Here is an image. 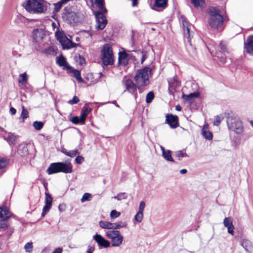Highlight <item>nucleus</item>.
Masks as SVG:
<instances>
[{
	"label": "nucleus",
	"mask_w": 253,
	"mask_h": 253,
	"mask_svg": "<svg viewBox=\"0 0 253 253\" xmlns=\"http://www.w3.org/2000/svg\"><path fill=\"white\" fill-rule=\"evenodd\" d=\"M47 3L43 0H27L23 3L25 9L31 13L40 14L44 13L47 10Z\"/></svg>",
	"instance_id": "f257e3e1"
},
{
	"label": "nucleus",
	"mask_w": 253,
	"mask_h": 253,
	"mask_svg": "<svg viewBox=\"0 0 253 253\" xmlns=\"http://www.w3.org/2000/svg\"><path fill=\"white\" fill-rule=\"evenodd\" d=\"M151 74V70L148 67H145L139 70L134 77V80L138 89L140 93L141 92V88L149 84V77Z\"/></svg>",
	"instance_id": "f03ea898"
},
{
	"label": "nucleus",
	"mask_w": 253,
	"mask_h": 253,
	"mask_svg": "<svg viewBox=\"0 0 253 253\" xmlns=\"http://www.w3.org/2000/svg\"><path fill=\"white\" fill-rule=\"evenodd\" d=\"M223 22V17L218 9L213 7L208 9V22L211 28H220L222 25Z\"/></svg>",
	"instance_id": "7ed1b4c3"
},
{
	"label": "nucleus",
	"mask_w": 253,
	"mask_h": 253,
	"mask_svg": "<svg viewBox=\"0 0 253 253\" xmlns=\"http://www.w3.org/2000/svg\"><path fill=\"white\" fill-rule=\"evenodd\" d=\"M48 174H52L58 172L70 173L72 172V165L70 163H54L50 165L47 169Z\"/></svg>",
	"instance_id": "20e7f679"
},
{
	"label": "nucleus",
	"mask_w": 253,
	"mask_h": 253,
	"mask_svg": "<svg viewBox=\"0 0 253 253\" xmlns=\"http://www.w3.org/2000/svg\"><path fill=\"white\" fill-rule=\"evenodd\" d=\"M227 124L229 129L236 133H241L243 130L242 123L240 119L234 115L228 114L227 118Z\"/></svg>",
	"instance_id": "39448f33"
},
{
	"label": "nucleus",
	"mask_w": 253,
	"mask_h": 253,
	"mask_svg": "<svg viewBox=\"0 0 253 253\" xmlns=\"http://www.w3.org/2000/svg\"><path fill=\"white\" fill-rule=\"evenodd\" d=\"M101 58L105 65H112L114 63V56L112 48L109 44L104 45L101 52Z\"/></svg>",
	"instance_id": "423d86ee"
},
{
	"label": "nucleus",
	"mask_w": 253,
	"mask_h": 253,
	"mask_svg": "<svg viewBox=\"0 0 253 253\" xmlns=\"http://www.w3.org/2000/svg\"><path fill=\"white\" fill-rule=\"evenodd\" d=\"M106 236L111 240L112 247H119L123 243L124 237L117 230H111L106 232Z\"/></svg>",
	"instance_id": "0eeeda50"
},
{
	"label": "nucleus",
	"mask_w": 253,
	"mask_h": 253,
	"mask_svg": "<svg viewBox=\"0 0 253 253\" xmlns=\"http://www.w3.org/2000/svg\"><path fill=\"white\" fill-rule=\"evenodd\" d=\"M11 216V214L6 207H0V229L5 230L7 227V221Z\"/></svg>",
	"instance_id": "6e6552de"
},
{
	"label": "nucleus",
	"mask_w": 253,
	"mask_h": 253,
	"mask_svg": "<svg viewBox=\"0 0 253 253\" xmlns=\"http://www.w3.org/2000/svg\"><path fill=\"white\" fill-rule=\"evenodd\" d=\"M122 84L126 88L124 92L127 91L131 94H133L136 91L137 88H138V85L126 77L123 78L122 81Z\"/></svg>",
	"instance_id": "1a4fd4ad"
},
{
	"label": "nucleus",
	"mask_w": 253,
	"mask_h": 253,
	"mask_svg": "<svg viewBox=\"0 0 253 253\" xmlns=\"http://www.w3.org/2000/svg\"><path fill=\"white\" fill-rule=\"evenodd\" d=\"M101 11H96L94 12L96 18V28L97 30H102L106 26L107 20L106 17Z\"/></svg>",
	"instance_id": "9d476101"
},
{
	"label": "nucleus",
	"mask_w": 253,
	"mask_h": 253,
	"mask_svg": "<svg viewBox=\"0 0 253 253\" xmlns=\"http://www.w3.org/2000/svg\"><path fill=\"white\" fill-rule=\"evenodd\" d=\"M183 24L184 36L187 38L188 42L191 45V37L193 36V31L191 30L192 25L190 24L183 16L181 17Z\"/></svg>",
	"instance_id": "9b49d317"
},
{
	"label": "nucleus",
	"mask_w": 253,
	"mask_h": 253,
	"mask_svg": "<svg viewBox=\"0 0 253 253\" xmlns=\"http://www.w3.org/2000/svg\"><path fill=\"white\" fill-rule=\"evenodd\" d=\"M166 121L171 128H175L178 126V120L176 116H174L172 114H168L166 116Z\"/></svg>",
	"instance_id": "f8f14e48"
},
{
	"label": "nucleus",
	"mask_w": 253,
	"mask_h": 253,
	"mask_svg": "<svg viewBox=\"0 0 253 253\" xmlns=\"http://www.w3.org/2000/svg\"><path fill=\"white\" fill-rule=\"evenodd\" d=\"M93 239L95 241L99 246L106 248L109 247L110 245V242L105 239L100 234H95L93 236Z\"/></svg>",
	"instance_id": "ddd939ff"
},
{
	"label": "nucleus",
	"mask_w": 253,
	"mask_h": 253,
	"mask_svg": "<svg viewBox=\"0 0 253 253\" xmlns=\"http://www.w3.org/2000/svg\"><path fill=\"white\" fill-rule=\"evenodd\" d=\"M224 226L227 228L228 233L234 235V226L233 225V219L231 217H225L223 220Z\"/></svg>",
	"instance_id": "4468645a"
},
{
	"label": "nucleus",
	"mask_w": 253,
	"mask_h": 253,
	"mask_svg": "<svg viewBox=\"0 0 253 253\" xmlns=\"http://www.w3.org/2000/svg\"><path fill=\"white\" fill-rule=\"evenodd\" d=\"M245 48L246 52L253 55V36H249L245 42Z\"/></svg>",
	"instance_id": "2eb2a0df"
},
{
	"label": "nucleus",
	"mask_w": 253,
	"mask_h": 253,
	"mask_svg": "<svg viewBox=\"0 0 253 253\" xmlns=\"http://www.w3.org/2000/svg\"><path fill=\"white\" fill-rule=\"evenodd\" d=\"M60 43L61 44L63 49H70L74 47H76L77 44L73 42L72 41L69 40L68 38H64L62 40Z\"/></svg>",
	"instance_id": "dca6fc26"
},
{
	"label": "nucleus",
	"mask_w": 253,
	"mask_h": 253,
	"mask_svg": "<svg viewBox=\"0 0 253 253\" xmlns=\"http://www.w3.org/2000/svg\"><path fill=\"white\" fill-rule=\"evenodd\" d=\"M33 36L34 40L39 42L45 36V33L42 29H35L33 32Z\"/></svg>",
	"instance_id": "f3484780"
},
{
	"label": "nucleus",
	"mask_w": 253,
	"mask_h": 253,
	"mask_svg": "<svg viewBox=\"0 0 253 253\" xmlns=\"http://www.w3.org/2000/svg\"><path fill=\"white\" fill-rule=\"evenodd\" d=\"M90 111L91 109L89 108L87 104H86L83 107L80 115L82 124H84L86 118Z\"/></svg>",
	"instance_id": "a211bd4d"
},
{
	"label": "nucleus",
	"mask_w": 253,
	"mask_h": 253,
	"mask_svg": "<svg viewBox=\"0 0 253 253\" xmlns=\"http://www.w3.org/2000/svg\"><path fill=\"white\" fill-rule=\"evenodd\" d=\"M118 60L120 65H126L129 60L128 55L125 52H120Z\"/></svg>",
	"instance_id": "6ab92c4d"
},
{
	"label": "nucleus",
	"mask_w": 253,
	"mask_h": 253,
	"mask_svg": "<svg viewBox=\"0 0 253 253\" xmlns=\"http://www.w3.org/2000/svg\"><path fill=\"white\" fill-rule=\"evenodd\" d=\"M56 63L59 66L63 67V69H71V67L68 64L65 58L62 55L56 58Z\"/></svg>",
	"instance_id": "aec40b11"
},
{
	"label": "nucleus",
	"mask_w": 253,
	"mask_h": 253,
	"mask_svg": "<svg viewBox=\"0 0 253 253\" xmlns=\"http://www.w3.org/2000/svg\"><path fill=\"white\" fill-rule=\"evenodd\" d=\"M202 136L206 139L211 140L212 139L213 135L210 131L208 130V126L205 125L202 129Z\"/></svg>",
	"instance_id": "412c9836"
},
{
	"label": "nucleus",
	"mask_w": 253,
	"mask_h": 253,
	"mask_svg": "<svg viewBox=\"0 0 253 253\" xmlns=\"http://www.w3.org/2000/svg\"><path fill=\"white\" fill-rule=\"evenodd\" d=\"M199 96V93L197 92H194L193 93H191L188 95H185L184 94L183 95V98L188 101L189 104H192L194 99L196 98H198Z\"/></svg>",
	"instance_id": "4be33fe9"
},
{
	"label": "nucleus",
	"mask_w": 253,
	"mask_h": 253,
	"mask_svg": "<svg viewBox=\"0 0 253 253\" xmlns=\"http://www.w3.org/2000/svg\"><path fill=\"white\" fill-rule=\"evenodd\" d=\"M167 0H156L154 6L155 9L159 10L163 9L167 7Z\"/></svg>",
	"instance_id": "5701e85b"
},
{
	"label": "nucleus",
	"mask_w": 253,
	"mask_h": 253,
	"mask_svg": "<svg viewBox=\"0 0 253 253\" xmlns=\"http://www.w3.org/2000/svg\"><path fill=\"white\" fill-rule=\"evenodd\" d=\"M164 158L168 161L173 162L174 160L171 156V151L169 150L165 151V148L161 147Z\"/></svg>",
	"instance_id": "b1692460"
},
{
	"label": "nucleus",
	"mask_w": 253,
	"mask_h": 253,
	"mask_svg": "<svg viewBox=\"0 0 253 253\" xmlns=\"http://www.w3.org/2000/svg\"><path fill=\"white\" fill-rule=\"evenodd\" d=\"M99 224L102 228L113 230V223L101 220L99 222Z\"/></svg>",
	"instance_id": "393cba45"
},
{
	"label": "nucleus",
	"mask_w": 253,
	"mask_h": 253,
	"mask_svg": "<svg viewBox=\"0 0 253 253\" xmlns=\"http://www.w3.org/2000/svg\"><path fill=\"white\" fill-rule=\"evenodd\" d=\"M127 225L126 221H120L116 223H113V230H117L123 227H126Z\"/></svg>",
	"instance_id": "a878e982"
},
{
	"label": "nucleus",
	"mask_w": 253,
	"mask_h": 253,
	"mask_svg": "<svg viewBox=\"0 0 253 253\" xmlns=\"http://www.w3.org/2000/svg\"><path fill=\"white\" fill-rule=\"evenodd\" d=\"M70 0H61L59 2L54 3V11H55V12L59 11V10L62 7V6Z\"/></svg>",
	"instance_id": "bb28decb"
},
{
	"label": "nucleus",
	"mask_w": 253,
	"mask_h": 253,
	"mask_svg": "<svg viewBox=\"0 0 253 253\" xmlns=\"http://www.w3.org/2000/svg\"><path fill=\"white\" fill-rule=\"evenodd\" d=\"M95 4L101 12L106 13L107 10L104 6V0H94Z\"/></svg>",
	"instance_id": "cd10ccee"
},
{
	"label": "nucleus",
	"mask_w": 253,
	"mask_h": 253,
	"mask_svg": "<svg viewBox=\"0 0 253 253\" xmlns=\"http://www.w3.org/2000/svg\"><path fill=\"white\" fill-rule=\"evenodd\" d=\"M175 155L177 158L178 160H180L184 157H188V155L184 150L177 151L175 152Z\"/></svg>",
	"instance_id": "c85d7f7f"
},
{
	"label": "nucleus",
	"mask_w": 253,
	"mask_h": 253,
	"mask_svg": "<svg viewBox=\"0 0 253 253\" xmlns=\"http://www.w3.org/2000/svg\"><path fill=\"white\" fill-rule=\"evenodd\" d=\"M241 245L247 251H250L252 249V243L248 240H243L242 242Z\"/></svg>",
	"instance_id": "c756f323"
},
{
	"label": "nucleus",
	"mask_w": 253,
	"mask_h": 253,
	"mask_svg": "<svg viewBox=\"0 0 253 253\" xmlns=\"http://www.w3.org/2000/svg\"><path fill=\"white\" fill-rule=\"evenodd\" d=\"M27 79L28 76L26 73H24L19 75L18 82L22 84H24L27 82Z\"/></svg>",
	"instance_id": "7c9ffc66"
},
{
	"label": "nucleus",
	"mask_w": 253,
	"mask_h": 253,
	"mask_svg": "<svg viewBox=\"0 0 253 253\" xmlns=\"http://www.w3.org/2000/svg\"><path fill=\"white\" fill-rule=\"evenodd\" d=\"M55 34V36L59 42H60L62 40L67 38V37L64 35L63 32L62 31H60L58 29L57 30Z\"/></svg>",
	"instance_id": "2f4dec72"
},
{
	"label": "nucleus",
	"mask_w": 253,
	"mask_h": 253,
	"mask_svg": "<svg viewBox=\"0 0 253 253\" xmlns=\"http://www.w3.org/2000/svg\"><path fill=\"white\" fill-rule=\"evenodd\" d=\"M72 72L73 74V76L76 78L79 82L81 83L83 82V80L81 76V73L79 71L77 70H73L72 71Z\"/></svg>",
	"instance_id": "473e14b6"
},
{
	"label": "nucleus",
	"mask_w": 253,
	"mask_h": 253,
	"mask_svg": "<svg viewBox=\"0 0 253 253\" xmlns=\"http://www.w3.org/2000/svg\"><path fill=\"white\" fill-rule=\"evenodd\" d=\"M191 2L195 7H203L205 4L204 0H191Z\"/></svg>",
	"instance_id": "72a5a7b5"
},
{
	"label": "nucleus",
	"mask_w": 253,
	"mask_h": 253,
	"mask_svg": "<svg viewBox=\"0 0 253 253\" xmlns=\"http://www.w3.org/2000/svg\"><path fill=\"white\" fill-rule=\"evenodd\" d=\"M43 123L42 122L35 121L33 123L34 127L38 130H41L43 126Z\"/></svg>",
	"instance_id": "f704fd0d"
},
{
	"label": "nucleus",
	"mask_w": 253,
	"mask_h": 253,
	"mask_svg": "<svg viewBox=\"0 0 253 253\" xmlns=\"http://www.w3.org/2000/svg\"><path fill=\"white\" fill-rule=\"evenodd\" d=\"M45 205H49V206H51L52 205V197L48 193H45Z\"/></svg>",
	"instance_id": "c9c22d12"
},
{
	"label": "nucleus",
	"mask_w": 253,
	"mask_h": 253,
	"mask_svg": "<svg viewBox=\"0 0 253 253\" xmlns=\"http://www.w3.org/2000/svg\"><path fill=\"white\" fill-rule=\"evenodd\" d=\"M22 109L21 117L23 119V122H24L25 120L28 117V112L24 106L22 107Z\"/></svg>",
	"instance_id": "e433bc0d"
},
{
	"label": "nucleus",
	"mask_w": 253,
	"mask_h": 253,
	"mask_svg": "<svg viewBox=\"0 0 253 253\" xmlns=\"http://www.w3.org/2000/svg\"><path fill=\"white\" fill-rule=\"evenodd\" d=\"M143 218V213L137 212L134 216V220L137 222H141Z\"/></svg>",
	"instance_id": "4c0bfd02"
},
{
	"label": "nucleus",
	"mask_w": 253,
	"mask_h": 253,
	"mask_svg": "<svg viewBox=\"0 0 253 253\" xmlns=\"http://www.w3.org/2000/svg\"><path fill=\"white\" fill-rule=\"evenodd\" d=\"M121 215V213L115 210H112L110 214V217L111 219H115L119 217Z\"/></svg>",
	"instance_id": "58836bf2"
},
{
	"label": "nucleus",
	"mask_w": 253,
	"mask_h": 253,
	"mask_svg": "<svg viewBox=\"0 0 253 253\" xmlns=\"http://www.w3.org/2000/svg\"><path fill=\"white\" fill-rule=\"evenodd\" d=\"M154 97V93L152 91L149 92L146 95V101L148 103L152 102Z\"/></svg>",
	"instance_id": "ea45409f"
},
{
	"label": "nucleus",
	"mask_w": 253,
	"mask_h": 253,
	"mask_svg": "<svg viewBox=\"0 0 253 253\" xmlns=\"http://www.w3.org/2000/svg\"><path fill=\"white\" fill-rule=\"evenodd\" d=\"M7 140L12 144H15L16 140V137L13 134L9 133L7 137Z\"/></svg>",
	"instance_id": "a19ab883"
},
{
	"label": "nucleus",
	"mask_w": 253,
	"mask_h": 253,
	"mask_svg": "<svg viewBox=\"0 0 253 253\" xmlns=\"http://www.w3.org/2000/svg\"><path fill=\"white\" fill-rule=\"evenodd\" d=\"M127 198V196L125 193H122L118 194L117 196H114L113 198L117 199L118 201H121L123 199H126Z\"/></svg>",
	"instance_id": "79ce46f5"
},
{
	"label": "nucleus",
	"mask_w": 253,
	"mask_h": 253,
	"mask_svg": "<svg viewBox=\"0 0 253 253\" xmlns=\"http://www.w3.org/2000/svg\"><path fill=\"white\" fill-rule=\"evenodd\" d=\"M24 249L26 252L31 253L33 250V245L32 243H27L24 246Z\"/></svg>",
	"instance_id": "37998d69"
},
{
	"label": "nucleus",
	"mask_w": 253,
	"mask_h": 253,
	"mask_svg": "<svg viewBox=\"0 0 253 253\" xmlns=\"http://www.w3.org/2000/svg\"><path fill=\"white\" fill-rule=\"evenodd\" d=\"M91 197V194L88 193H84L82 199H81V202L84 203L86 201H89L90 200V198Z\"/></svg>",
	"instance_id": "c03bdc74"
},
{
	"label": "nucleus",
	"mask_w": 253,
	"mask_h": 253,
	"mask_svg": "<svg viewBox=\"0 0 253 253\" xmlns=\"http://www.w3.org/2000/svg\"><path fill=\"white\" fill-rule=\"evenodd\" d=\"M51 207V206H49V205L45 204V205L43 207V209H42V216H44L46 214V213H47L49 211Z\"/></svg>",
	"instance_id": "a18cd8bd"
},
{
	"label": "nucleus",
	"mask_w": 253,
	"mask_h": 253,
	"mask_svg": "<svg viewBox=\"0 0 253 253\" xmlns=\"http://www.w3.org/2000/svg\"><path fill=\"white\" fill-rule=\"evenodd\" d=\"M223 120V118L219 116H216L215 118V119L213 121V125L214 126H218L219 124L221 123V121Z\"/></svg>",
	"instance_id": "49530a36"
},
{
	"label": "nucleus",
	"mask_w": 253,
	"mask_h": 253,
	"mask_svg": "<svg viewBox=\"0 0 253 253\" xmlns=\"http://www.w3.org/2000/svg\"><path fill=\"white\" fill-rule=\"evenodd\" d=\"M81 118L78 117V116L73 117L70 121L74 124H78L79 123H81Z\"/></svg>",
	"instance_id": "de8ad7c7"
},
{
	"label": "nucleus",
	"mask_w": 253,
	"mask_h": 253,
	"mask_svg": "<svg viewBox=\"0 0 253 253\" xmlns=\"http://www.w3.org/2000/svg\"><path fill=\"white\" fill-rule=\"evenodd\" d=\"M80 101V99L79 98L76 96H75L73 99L72 100H70L68 101V103L70 104H77V103H78Z\"/></svg>",
	"instance_id": "09e8293b"
},
{
	"label": "nucleus",
	"mask_w": 253,
	"mask_h": 253,
	"mask_svg": "<svg viewBox=\"0 0 253 253\" xmlns=\"http://www.w3.org/2000/svg\"><path fill=\"white\" fill-rule=\"evenodd\" d=\"M145 207V203L144 201H141L139 206V210L138 212H140L143 213V211L144 210Z\"/></svg>",
	"instance_id": "8fccbe9b"
},
{
	"label": "nucleus",
	"mask_w": 253,
	"mask_h": 253,
	"mask_svg": "<svg viewBox=\"0 0 253 253\" xmlns=\"http://www.w3.org/2000/svg\"><path fill=\"white\" fill-rule=\"evenodd\" d=\"M7 165V162L3 159L0 158V169L5 168Z\"/></svg>",
	"instance_id": "3c124183"
},
{
	"label": "nucleus",
	"mask_w": 253,
	"mask_h": 253,
	"mask_svg": "<svg viewBox=\"0 0 253 253\" xmlns=\"http://www.w3.org/2000/svg\"><path fill=\"white\" fill-rule=\"evenodd\" d=\"M78 153V151L77 150H73L69 151V153L68 154V156L71 157H75Z\"/></svg>",
	"instance_id": "603ef678"
},
{
	"label": "nucleus",
	"mask_w": 253,
	"mask_h": 253,
	"mask_svg": "<svg viewBox=\"0 0 253 253\" xmlns=\"http://www.w3.org/2000/svg\"><path fill=\"white\" fill-rule=\"evenodd\" d=\"M84 158L81 156H78L76 157L75 161L76 163L78 164H81L83 163L84 161Z\"/></svg>",
	"instance_id": "864d4df0"
},
{
	"label": "nucleus",
	"mask_w": 253,
	"mask_h": 253,
	"mask_svg": "<svg viewBox=\"0 0 253 253\" xmlns=\"http://www.w3.org/2000/svg\"><path fill=\"white\" fill-rule=\"evenodd\" d=\"M220 47L223 51H226V44L224 42H221L220 43Z\"/></svg>",
	"instance_id": "5fc2aeb1"
},
{
	"label": "nucleus",
	"mask_w": 253,
	"mask_h": 253,
	"mask_svg": "<svg viewBox=\"0 0 253 253\" xmlns=\"http://www.w3.org/2000/svg\"><path fill=\"white\" fill-rule=\"evenodd\" d=\"M94 251V248L93 247H89L86 253H92L93 251Z\"/></svg>",
	"instance_id": "6e6d98bb"
},
{
	"label": "nucleus",
	"mask_w": 253,
	"mask_h": 253,
	"mask_svg": "<svg viewBox=\"0 0 253 253\" xmlns=\"http://www.w3.org/2000/svg\"><path fill=\"white\" fill-rule=\"evenodd\" d=\"M9 112L11 115H13L15 114V113L16 112V110L15 108H14L13 107H11L10 108Z\"/></svg>",
	"instance_id": "4d7b16f0"
},
{
	"label": "nucleus",
	"mask_w": 253,
	"mask_h": 253,
	"mask_svg": "<svg viewBox=\"0 0 253 253\" xmlns=\"http://www.w3.org/2000/svg\"><path fill=\"white\" fill-rule=\"evenodd\" d=\"M62 252V249L58 248L56 249L52 253H61Z\"/></svg>",
	"instance_id": "13d9d810"
},
{
	"label": "nucleus",
	"mask_w": 253,
	"mask_h": 253,
	"mask_svg": "<svg viewBox=\"0 0 253 253\" xmlns=\"http://www.w3.org/2000/svg\"><path fill=\"white\" fill-rule=\"evenodd\" d=\"M58 209H59V211H64V206L63 205H60L58 206Z\"/></svg>",
	"instance_id": "bf43d9fd"
},
{
	"label": "nucleus",
	"mask_w": 253,
	"mask_h": 253,
	"mask_svg": "<svg viewBox=\"0 0 253 253\" xmlns=\"http://www.w3.org/2000/svg\"><path fill=\"white\" fill-rule=\"evenodd\" d=\"M62 152L64 153L65 155L68 156V154L69 153V151H68L66 149H64L62 150Z\"/></svg>",
	"instance_id": "052dcab7"
},
{
	"label": "nucleus",
	"mask_w": 253,
	"mask_h": 253,
	"mask_svg": "<svg viewBox=\"0 0 253 253\" xmlns=\"http://www.w3.org/2000/svg\"><path fill=\"white\" fill-rule=\"evenodd\" d=\"M180 172L181 174H183L187 172V170L186 169H182L180 170Z\"/></svg>",
	"instance_id": "680f3d73"
},
{
	"label": "nucleus",
	"mask_w": 253,
	"mask_h": 253,
	"mask_svg": "<svg viewBox=\"0 0 253 253\" xmlns=\"http://www.w3.org/2000/svg\"><path fill=\"white\" fill-rule=\"evenodd\" d=\"M175 109H176V110H177V111H181V106H179V105H177V106H176V107H175Z\"/></svg>",
	"instance_id": "e2e57ef3"
},
{
	"label": "nucleus",
	"mask_w": 253,
	"mask_h": 253,
	"mask_svg": "<svg viewBox=\"0 0 253 253\" xmlns=\"http://www.w3.org/2000/svg\"><path fill=\"white\" fill-rule=\"evenodd\" d=\"M221 62L222 63L224 64L225 63V59L222 57V56H221Z\"/></svg>",
	"instance_id": "0e129e2a"
},
{
	"label": "nucleus",
	"mask_w": 253,
	"mask_h": 253,
	"mask_svg": "<svg viewBox=\"0 0 253 253\" xmlns=\"http://www.w3.org/2000/svg\"><path fill=\"white\" fill-rule=\"evenodd\" d=\"M145 59H146L145 55H143L142 57L141 62L142 63L145 60Z\"/></svg>",
	"instance_id": "69168bd1"
},
{
	"label": "nucleus",
	"mask_w": 253,
	"mask_h": 253,
	"mask_svg": "<svg viewBox=\"0 0 253 253\" xmlns=\"http://www.w3.org/2000/svg\"><path fill=\"white\" fill-rule=\"evenodd\" d=\"M250 123V124H251V126H253V121H251Z\"/></svg>",
	"instance_id": "338daca9"
},
{
	"label": "nucleus",
	"mask_w": 253,
	"mask_h": 253,
	"mask_svg": "<svg viewBox=\"0 0 253 253\" xmlns=\"http://www.w3.org/2000/svg\"><path fill=\"white\" fill-rule=\"evenodd\" d=\"M219 54H220V53H217V57L218 58H219Z\"/></svg>",
	"instance_id": "774afa93"
}]
</instances>
